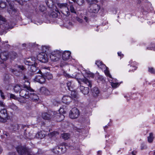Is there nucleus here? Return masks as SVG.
<instances>
[{
	"label": "nucleus",
	"mask_w": 155,
	"mask_h": 155,
	"mask_svg": "<svg viewBox=\"0 0 155 155\" xmlns=\"http://www.w3.org/2000/svg\"><path fill=\"white\" fill-rule=\"evenodd\" d=\"M26 84H24L23 85L19 84H17L15 85L14 87V90L16 93L19 92L20 94V92L22 90H28L30 92H32L33 89L30 87V83L28 81L26 82Z\"/></svg>",
	"instance_id": "3"
},
{
	"label": "nucleus",
	"mask_w": 155,
	"mask_h": 155,
	"mask_svg": "<svg viewBox=\"0 0 155 155\" xmlns=\"http://www.w3.org/2000/svg\"><path fill=\"white\" fill-rule=\"evenodd\" d=\"M83 82L85 84H87L89 87H91V84L90 81L87 79H84L83 80Z\"/></svg>",
	"instance_id": "30"
},
{
	"label": "nucleus",
	"mask_w": 155,
	"mask_h": 155,
	"mask_svg": "<svg viewBox=\"0 0 155 155\" xmlns=\"http://www.w3.org/2000/svg\"><path fill=\"white\" fill-rule=\"evenodd\" d=\"M18 153L21 155H32L30 149L21 145L18 146L16 148Z\"/></svg>",
	"instance_id": "5"
},
{
	"label": "nucleus",
	"mask_w": 155,
	"mask_h": 155,
	"mask_svg": "<svg viewBox=\"0 0 155 155\" xmlns=\"http://www.w3.org/2000/svg\"><path fill=\"white\" fill-rule=\"evenodd\" d=\"M49 48V47L48 46H44L42 48L43 51L45 52H47V51L48 50Z\"/></svg>",
	"instance_id": "40"
},
{
	"label": "nucleus",
	"mask_w": 155,
	"mask_h": 155,
	"mask_svg": "<svg viewBox=\"0 0 155 155\" xmlns=\"http://www.w3.org/2000/svg\"><path fill=\"white\" fill-rule=\"evenodd\" d=\"M71 95L72 96V97L73 98H76L77 97V94L75 92H73L72 91H71Z\"/></svg>",
	"instance_id": "44"
},
{
	"label": "nucleus",
	"mask_w": 155,
	"mask_h": 155,
	"mask_svg": "<svg viewBox=\"0 0 155 155\" xmlns=\"http://www.w3.org/2000/svg\"><path fill=\"white\" fill-rule=\"evenodd\" d=\"M62 62H63L61 61L60 64V66L61 67L66 64V63L65 62L64 63V64H63Z\"/></svg>",
	"instance_id": "55"
},
{
	"label": "nucleus",
	"mask_w": 155,
	"mask_h": 155,
	"mask_svg": "<svg viewBox=\"0 0 155 155\" xmlns=\"http://www.w3.org/2000/svg\"><path fill=\"white\" fill-rule=\"evenodd\" d=\"M6 5V3L3 2L2 1H0V7L2 8H4Z\"/></svg>",
	"instance_id": "33"
},
{
	"label": "nucleus",
	"mask_w": 155,
	"mask_h": 155,
	"mask_svg": "<svg viewBox=\"0 0 155 155\" xmlns=\"http://www.w3.org/2000/svg\"><path fill=\"white\" fill-rule=\"evenodd\" d=\"M15 127H16V128H15V130H18L19 129H21V130L23 131H25L26 129H25L24 128L26 127L25 126H24L22 125H18V124H15Z\"/></svg>",
	"instance_id": "24"
},
{
	"label": "nucleus",
	"mask_w": 155,
	"mask_h": 155,
	"mask_svg": "<svg viewBox=\"0 0 155 155\" xmlns=\"http://www.w3.org/2000/svg\"><path fill=\"white\" fill-rule=\"evenodd\" d=\"M36 58L34 57L25 59L24 61L26 65L31 66L30 71L33 74L39 73L41 72L37 67L38 64L36 63Z\"/></svg>",
	"instance_id": "2"
},
{
	"label": "nucleus",
	"mask_w": 155,
	"mask_h": 155,
	"mask_svg": "<svg viewBox=\"0 0 155 155\" xmlns=\"http://www.w3.org/2000/svg\"><path fill=\"white\" fill-rule=\"evenodd\" d=\"M42 118L40 117H37V121L38 123H41V124L42 123L43 121Z\"/></svg>",
	"instance_id": "43"
},
{
	"label": "nucleus",
	"mask_w": 155,
	"mask_h": 155,
	"mask_svg": "<svg viewBox=\"0 0 155 155\" xmlns=\"http://www.w3.org/2000/svg\"><path fill=\"white\" fill-rule=\"evenodd\" d=\"M71 98L69 96H64L62 99V102L68 105L71 101Z\"/></svg>",
	"instance_id": "17"
},
{
	"label": "nucleus",
	"mask_w": 155,
	"mask_h": 155,
	"mask_svg": "<svg viewBox=\"0 0 155 155\" xmlns=\"http://www.w3.org/2000/svg\"><path fill=\"white\" fill-rule=\"evenodd\" d=\"M51 112H52L51 111H49L48 113L44 112L42 114V117L43 119L48 120L52 119L53 118V116L51 115Z\"/></svg>",
	"instance_id": "13"
},
{
	"label": "nucleus",
	"mask_w": 155,
	"mask_h": 155,
	"mask_svg": "<svg viewBox=\"0 0 155 155\" xmlns=\"http://www.w3.org/2000/svg\"><path fill=\"white\" fill-rule=\"evenodd\" d=\"M64 112V109L60 108L58 111L51 112V114L53 116L52 119H54L57 121L60 122L64 118V115L61 114Z\"/></svg>",
	"instance_id": "4"
},
{
	"label": "nucleus",
	"mask_w": 155,
	"mask_h": 155,
	"mask_svg": "<svg viewBox=\"0 0 155 155\" xmlns=\"http://www.w3.org/2000/svg\"><path fill=\"white\" fill-rule=\"evenodd\" d=\"M112 81H109L111 83V85L113 87H116L118 86L119 85V84L118 83H114V81H116V80L113 78Z\"/></svg>",
	"instance_id": "26"
},
{
	"label": "nucleus",
	"mask_w": 155,
	"mask_h": 155,
	"mask_svg": "<svg viewBox=\"0 0 155 155\" xmlns=\"http://www.w3.org/2000/svg\"><path fill=\"white\" fill-rule=\"evenodd\" d=\"M17 57V54L14 51L9 53L8 54V58L12 60L15 59Z\"/></svg>",
	"instance_id": "22"
},
{
	"label": "nucleus",
	"mask_w": 155,
	"mask_h": 155,
	"mask_svg": "<svg viewBox=\"0 0 155 155\" xmlns=\"http://www.w3.org/2000/svg\"><path fill=\"white\" fill-rule=\"evenodd\" d=\"M89 11L90 12L93 13H97L100 9V6L97 4H92L90 7Z\"/></svg>",
	"instance_id": "12"
},
{
	"label": "nucleus",
	"mask_w": 155,
	"mask_h": 155,
	"mask_svg": "<svg viewBox=\"0 0 155 155\" xmlns=\"http://www.w3.org/2000/svg\"><path fill=\"white\" fill-rule=\"evenodd\" d=\"M40 92L41 94L46 95H49L51 94V92L47 88L44 87L40 88Z\"/></svg>",
	"instance_id": "16"
},
{
	"label": "nucleus",
	"mask_w": 155,
	"mask_h": 155,
	"mask_svg": "<svg viewBox=\"0 0 155 155\" xmlns=\"http://www.w3.org/2000/svg\"><path fill=\"white\" fill-rule=\"evenodd\" d=\"M8 155H15V152H11L8 153Z\"/></svg>",
	"instance_id": "54"
},
{
	"label": "nucleus",
	"mask_w": 155,
	"mask_h": 155,
	"mask_svg": "<svg viewBox=\"0 0 155 155\" xmlns=\"http://www.w3.org/2000/svg\"><path fill=\"white\" fill-rule=\"evenodd\" d=\"M80 114V112L78 110L76 107H74L70 111L69 117L72 119H75L78 117Z\"/></svg>",
	"instance_id": "9"
},
{
	"label": "nucleus",
	"mask_w": 155,
	"mask_h": 155,
	"mask_svg": "<svg viewBox=\"0 0 155 155\" xmlns=\"http://www.w3.org/2000/svg\"><path fill=\"white\" fill-rule=\"evenodd\" d=\"M95 64L97 65L98 67L100 68L101 69H105V68H106V66L105 65L102 64V63L100 61H96Z\"/></svg>",
	"instance_id": "23"
},
{
	"label": "nucleus",
	"mask_w": 155,
	"mask_h": 155,
	"mask_svg": "<svg viewBox=\"0 0 155 155\" xmlns=\"http://www.w3.org/2000/svg\"><path fill=\"white\" fill-rule=\"evenodd\" d=\"M132 154L133 155H136V152H134V151H133L132 152Z\"/></svg>",
	"instance_id": "61"
},
{
	"label": "nucleus",
	"mask_w": 155,
	"mask_h": 155,
	"mask_svg": "<svg viewBox=\"0 0 155 155\" xmlns=\"http://www.w3.org/2000/svg\"><path fill=\"white\" fill-rule=\"evenodd\" d=\"M117 54L118 55L120 56L121 57H123V54H121V52H118Z\"/></svg>",
	"instance_id": "52"
},
{
	"label": "nucleus",
	"mask_w": 155,
	"mask_h": 155,
	"mask_svg": "<svg viewBox=\"0 0 155 155\" xmlns=\"http://www.w3.org/2000/svg\"><path fill=\"white\" fill-rule=\"evenodd\" d=\"M15 128H16V127H15V125H14V127L13 128V130L15 131H16L17 130H15Z\"/></svg>",
	"instance_id": "62"
},
{
	"label": "nucleus",
	"mask_w": 155,
	"mask_h": 155,
	"mask_svg": "<svg viewBox=\"0 0 155 155\" xmlns=\"http://www.w3.org/2000/svg\"><path fill=\"white\" fill-rule=\"evenodd\" d=\"M153 155H155V152H154Z\"/></svg>",
	"instance_id": "64"
},
{
	"label": "nucleus",
	"mask_w": 155,
	"mask_h": 155,
	"mask_svg": "<svg viewBox=\"0 0 155 155\" xmlns=\"http://www.w3.org/2000/svg\"><path fill=\"white\" fill-rule=\"evenodd\" d=\"M2 149L0 148V153L2 152Z\"/></svg>",
	"instance_id": "63"
},
{
	"label": "nucleus",
	"mask_w": 155,
	"mask_h": 155,
	"mask_svg": "<svg viewBox=\"0 0 155 155\" xmlns=\"http://www.w3.org/2000/svg\"><path fill=\"white\" fill-rule=\"evenodd\" d=\"M77 20L78 22H79L80 23H81L83 22V20L79 18H77Z\"/></svg>",
	"instance_id": "49"
},
{
	"label": "nucleus",
	"mask_w": 155,
	"mask_h": 155,
	"mask_svg": "<svg viewBox=\"0 0 155 155\" xmlns=\"http://www.w3.org/2000/svg\"><path fill=\"white\" fill-rule=\"evenodd\" d=\"M39 9L41 12H43L46 10V8L43 5H41L39 7Z\"/></svg>",
	"instance_id": "34"
},
{
	"label": "nucleus",
	"mask_w": 155,
	"mask_h": 155,
	"mask_svg": "<svg viewBox=\"0 0 155 155\" xmlns=\"http://www.w3.org/2000/svg\"><path fill=\"white\" fill-rule=\"evenodd\" d=\"M0 20H4V18H3V17H2L0 15Z\"/></svg>",
	"instance_id": "57"
},
{
	"label": "nucleus",
	"mask_w": 155,
	"mask_h": 155,
	"mask_svg": "<svg viewBox=\"0 0 155 155\" xmlns=\"http://www.w3.org/2000/svg\"><path fill=\"white\" fill-rule=\"evenodd\" d=\"M0 106L1 107H4V104L2 101H0Z\"/></svg>",
	"instance_id": "53"
},
{
	"label": "nucleus",
	"mask_w": 155,
	"mask_h": 155,
	"mask_svg": "<svg viewBox=\"0 0 155 155\" xmlns=\"http://www.w3.org/2000/svg\"><path fill=\"white\" fill-rule=\"evenodd\" d=\"M12 71L15 74H16V72L17 71H15V70H14V69H13L12 70Z\"/></svg>",
	"instance_id": "60"
},
{
	"label": "nucleus",
	"mask_w": 155,
	"mask_h": 155,
	"mask_svg": "<svg viewBox=\"0 0 155 155\" xmlns=\"http://www.w3.org/2000/svg\"><path fill=\"white\" fill-rule=\"evenodd\" d=\"M70 11L71 13L74 14L76 13V9L72 5H71L70 6Z\"/></svg>",
	"instance_id": "32"
},
{
	"label": "nucleus",
	"mask_w": 155,
	"mask_h": 155,
	"mask_svg": "<svg viewBox=\"0 0 155 155\" xmlns=\"http://www.w3.org/2000/svg\"><path fill=\"white\" fill-rule=\"evenodd\" d=\"M67 84L68 90L71 91H72L73 88V86L72 85V82L68 81L67 83Z\"/></svg>",
	"instance_id": "28"
},
{
	"label": "nucleus",
	"mask_w": 155,
	"mask_h": 155,
	"mask_svg": "<svg viewBox=\"0 0 155 155\" xmlns=\"http://www.w3.org/2000/svg\"><path fill=\"white\" fill-rule=\"evenodd\" d=\"M17 11V9H15L12 5H9V7L8 8V12L10 14L12 15H15Z\"/></svg>",
	"instance_id": "20"
},
{
	"label": "nucleus",
	"mask_w": 155,
	"mask_h": 155,
	"mask_svg": "<svg viewBox=\"0 0 155 155\" xmlns=\"http://www.w3.org/2000/svg\"><path fill=\"white\" fill-rule=\"evenodd\" d=\"M23 79L25 81V82H24V84H26V82H27V81H28L29 83V82L28 81V78L25 76H24V77H23Z\"/></svg>",
	"instance_id": "46"
},
{
	"label": "nucleus",
	"mask_w": 155,
	"mask_h": 155,
	"mask_svg": "<svg viewBox=\"0 0 155 155\" xmlns=\"http://www.w3.org/2000/svg\"><path fill=\"white\" fill-rule=\"evenodd\" d=\"M57 134V133L55 131H54V132H53L50 133V134L52 136H53L54 135H55Z\"/></svg>",
	"instance_id": "51"
},
{
	"label": "nucleus",
	"mask_w": 155,
	"mask_h": 155,
	"mask_svg": "<svg viewBox=\"0 0 155 155\" xmlns=\"http://www.w3.org/2000/svg\"><path fill=\"white\" fill-rule=\"evenodd\" d=\"M39 81V83H40L43 84L45 82V79L43 76H42L41 78Z\"/></svg>",
	"instance_id": "42"
},
{
	"label": "nucleus",
	"mask_w": 155,
	"mask_h": 155,
	"mask_svg": "<svg viewBox=\"0 0 155 155\" xmlns=\"http://www.w3.org/2000/svg\"><path fill=\"white\" fill-rule=\"evenodd\" d=\"M38 137L41 139L45 137V135L44 134H43L42 132H38Z\"/></svg>",
	"instance_id": "41"
},
{
	"label": "nucleus",
	"mask_w": 155,
	"mask_h": 155,
	"mask_svg": "<svg viewBox=\"0 0 155 155\" xmlns=\"http://www.w3.org/2000/svg\"><path fill=\"white\" fill-rule=\"evenodd\" d=\"M58 7L61 9H63L62 12L63 14L66 16H68L70 15V12L67 7L68 4L66 3H58L57 4Z\"/></svg>",
	"instance_id": "7"
},
{
	"label": "nucleus",
	"mask_w": 155,
	"mask_h": 155,
	"mask_svg": "<svg viewBox=\"0 0 155 155\" xmlns=\"http://www.w3.org/2000/svg\"><path fill=\"white\" fill-rule=\"evenodd\" d=\"M105 70L104 71V73L107 77H109L108 78L109 81H112L113 78L112 77L111 75L110 74L109 71L108 70V68L106 67L105 68Z\"/></svg>",
	"instance_id": "21"
},
{
	"label": "nucleus",
	"mask_w": 155,
	"mask_h": 155,
	"mask_svg": "<svg viewBox=\"0 0 155 155\" xmlns=\"http://www.w3.org/2000/svg\"><path fill=\"white\" fill-rule=\"evenodd\" d=\"M83 18L85 20L86 22H88L89 21L88 18L86 16H84Z\"/></svg>",
	"instance_id": "50"
},
{
	"label": "nucleus",
	"mask_w": 155,
	"mask_h": 155,
	"mask_svg": "<svg viewBox=\"0 0 155 155\" xmlns=\"http://www.w3.org/2000/svg\"><path fill=\"white\" fill-rule=\"evenodd\" d=\"M76 2L79 5H83L84 3V0H76Z\"/></svg>",
	"instance_id": "35"
},
{
	"label": "nucleus",
	"mask_w": 155,
	"mask_h": 155,
	"mask_svg": "<svg viewBox=\"0 0 155 155\" xmlns=\"http://www.w3.org/2000/svg\"><path fill=\"white\" fill-rule=\"evenodd\" d=\"M147 50H155V44H152L151 45V46L149 47H148L147 48Z\"/></svg>",
	"instance_id": "37"
},
{
	"label": "nucleus",
	"mask_w": 155,
	"mask_h": 155,
	"mask_svg": "<svg viewBox=\"0 0 155 155\" xmlns=\"http://www.w3.org/2000/svg\"><path fill=\"white\" fill-rule=\"evenodd\" d=\"M0 94L1 97L2 99H4L5 98V97L4 95V93L2 92V91L1 90H0Z\"/></svg>",
	"instance_id": "45"
},
{
	"label": "nucleus",
	"mask_w": 155,
	"mask_h": 155,
	"mask_svg": "<svg viewBox=\"0 0 155 155\" xmlns=\"http://www.w3.org/2000/svg\"><path fill=\"white\" fill-rule=\"evenodd\" d=\"M66 151V147L65 145H58L52 149V152L56 154H58L61 151L62 153H64Z\"/></svg>",
	"instance_id": "8"
},
{
	"label": "nucleus",
	"mask_w": 155,
	"mask_h": 155,
	"mask_svg": "<svg viewBox=\"0 0 155 155\" xmlns=\"http://www.w3.org/2000/svg\"><path fill=\"white\" fill-rule=\"evenodd\" d=\"M10 107L13 110H16L18 109L17 107L13 104H12L10 105Z\"/></svg>",
	"instance_id": "36"
},
{
	"label": "nucleus",
	"mask_w": 155,
	"mask_h": 155,
	"mask_svg": "<svg viewBox=\"0 0 155 155\" xmlns=\"http://www.w3.org/2000/svg\"><path fill=\"white\" fill-rule=\"evenodd\" d=\"M62 52L59 51H54L51 52L50 58L51 61L56 62L58 61L60 58Z\"/></svg>",
	"instance_id": "6"
},
{
	"label": "nucleus",
	"mask_w": 155,
	"mask_h": 155,
	"mask_svg": "<svg viewBox=\"0 0 155 155\" xmlns=\"http://www.w3.org/2000/svg\"><path fill=\"white\" fill-rule=\"evenodd\" d=\"M4 19V20H1V21H2V22H3V23L1 22V23H2V24L1 25V31L3 32V33H6V30L8 29L9 26L7 24V22L5 21V19Z\"/></svg>",
	"instance_id": "14"
},
{
	"label": "nucleus",
	"mask_w": 155,
	"mask_h": 155,
	"mask_svg": "<svg viewBox=\"0 0 155 155\" xmlns=\"http://www.w3.org/2000/svg\"><path fill=\"white\" fill-rule=\"evenodd\" d=\"M87 2L89 4L91 5L94 2H96L97 0H86Z\"/></svg>",
	"instance_id": "39"
},
{
	"label": "nucleus",
	"mask_w": 155,
	"mask_h": 155,
	"mask_svg": "<svg viewBox=\"0 0 155 155\" xmlns=\"http://www.w3.org/2000/svg\"><path fill=\"white\" fill-rule=\"evenodd\" d=\"M17 67L21 70H24L25 69L24 67L23 66L18 65L17 66Z\"/></svg>",
	"instance_id": "47"
},
{
	"label": "nucleus",
	"mask_w": 155,
	"mask_h": 155,
	"mask_svg": "<svg viewBox=\"0 0 155 155\" xmlns=\"http://www.w3.org/2000/svg\"><path fill=\"white\" fill-rule=\"evenodd\" d=\"M10 97L11 98L15 99L16 98V97L13 94H10Z\"/></svg>",
	"instance_id": "48"
},
{
	"label": "nucleus",
	"mask_w": 155,
	"mask_h": 155,
	"mask_svg": "<svg viewBox=\"0 0 155 155\" xmlns=\"http://www.w3.org/2000/svg\"><path fill=\"white\" fill-rule=\"evenodd\" d=\"M71 53L68 51H65L62 54V58L64 60H68L70 57Z\"/></svg>",
	"instance_id": "15"
},
{
	"label": "nucleus",
	"mask_w": 155,
	"mask_h": 155,
	"mask_svg": "<svg viewBox=\"0 0 155 155\" xmlns=\"http://www.w3.org/2000/svg\"><path fill=\"white\" fill-rule=\"evenodd\" d=\"M32 92H30L29 91L26 90H22L20 92V96L22 98L19 99L18 101L20 103H26V100L25 99L30 98L33 101H36L39 99V98L37 95L34 93V90L33 89Z\"/></svg>",
	"instance_id": "1"
},
{
	"label": "nucleus",
	"mask_w": 155,
	"mask_h": 155,
	"mask_svg": "<svg viewBox=\"0 0 155 155\" xmlns=\"http://www.w3.org/2000/svg\"><path fill=\"white\" fill-rule=\"evenodd\" d=\"M37 57L38 59L42 62L46 63L48 61V58L47 54L45 52L39 54Z\"/></svg>",
	"instance_id": "10"
},
{
	"label": "nucleus",
	"mask_w": 155,
	"mask_h": 155,
	"mask_svg": "<svg viewBox=\"0 0 155 155\" xmlns=\"http://www.w3.org/2000/svg\"><path fill=\"white\" fill-rule=\"evenodd\" d=\"M54 11H53L51 13V15L53 18H56L60 14L59 11L57 9H55Z\"/></svg>",
	"instance_id": "27"
},
{
	"label": "nucleus",
	"mask_w": 155,
	"mask_h": 155,
	"mask_svg": "<svg viewBox=\"0 0 155 155\" xmlns=\"http://www.w3.org/2000/svg\"><path fill=\"white\" fill-rule=\"evenodd\" d=\"M7 111L5 109H3L0 111V118L2 122H5L7 118Z\"/></svg>",
	"instance_id": "11"
},
{
	"label": "nucleus",
	"mask_w": 155,
	"mask_h": 155,
	"mask_svg": "<svg viewBox=\"0 0 155 155\" xmlns=\"http://www.w3.org/2000/svg\"><path fill=\"white\" fill-rule=\"evenodd\" d=\"M48 75L49 76V79H51L52 78V76L51 74H49Z\"/></svg>",
	"instance_id": "58"
},
{
	"label": "nucleus",
	"mask_w": 155,
	"mask_h": 155,
	"mask_svg": "<svg viewBox=\"0 0 155 155\" xmlns=\"http://www.w3.org/2000/svg\"><path fill=\"white\" fill-rule=\"evenodd\" d=\"M89 74V75L90 77H94V74L91 73H88Z\"/></svg>",
	"instance_id": "56"
},
{
	"label": "nucleus",
	"mask_w": 155,
	"mask_h": 155,
	"mask_svg": "<svg viewBox=\"0 0 155 155\" xmlns=\"http://www.w3.org/2000/svg\"><path fill=\"white\" fill-rule=\"evenodd\" d=\"M92 95L94 97L98 96L100 93V91L98 88L97 87H94L91 90Z\"/></svg>",
	"instance_id": "19"
},
{
	"label": "nucleus",
	"mask_w": 155,
	"mask_h": 155,
	"mask_svg": "<svg viewBox=\"0 0 155 155\" xmlns=\"http://www.w3.org/2000/svg\"><path fill=\"white\" fill-rule=\"evenodd\" d=\"M154 137L153 136V134L152 133H150L149 134V136L147 137L148 142L150 143L153 142Z\"/></svg>",
	"instance_id": "25"
},
{
	"label": "nucleus",
	"mask_w": 155,
	"mask_h": 155,
	"mask_svg": "<svg viewBox=\"0 0 155 155\" xmlns=\"http://www.w3.org/2000/svg\"><path fill=\"white\" fill-rule=\"evenodd\" d=\"M84 94H87L89 92V90L88 87H85L84 86L80 85L78 88Z\"/></svg>",
	"instance_id": "18"
},
{
	"label": "nucleus",
	"mask_w": 155,
	"mask_h": 155,
	"mask_svg": "<svg viewBox=\"0 0 155 155\" xmlns=\"http://www.w3.org/2000/svg\"><path fill=\"white\" fill-rule=\"evenodd\" d=\"M42 76V74H41V75H37L34 78L35 81L37 82H39V81L40 80Z\"/></svg>",
	"instance_id": "31"
},
{
	"label": "nucleus",
	"mask_w": 155,
	"mask_h": 155,
	"mask_svg": "<svg viewBox=\"0 0 155 155\" xmlns=\"http://www.w3.org/2000/svg\"><path fill=\"white\" fill-rule=\"evenodd\" d=\"M62 138L65 140L68 139L70 137V135L68 133H64L61 134Z\"/></svg>",
	"instance_id": "29"
},
{
	"label": "nucleus",
	"mask_w": 155,
	"mask_h": 155,
	"mask_svg": "<svg viewBox=\"0 0 155 155\" xmlns=\"http://www.w3.org/2000/svg\"><path fill=\"white\" fill-rule=\"evenodd\" d=\"M148 71L152 74H155V69L153 68H149Z\"/></svg>",
	"instance_id": "38"
},
{
	"label": "nucleus",
	"mask_w": 155,
	"mask_h": 155,
	"mask_svg": "<svg viewBox=\"0 0 155 155\" xmlns=\"http://www.w3.org/2000/svg\"><path fill=\"white\" fill-rule=\"evenodd\" d=\"M101 151H99L97 152V155H101Z\"/></svg>",
	"instance_id": "59"
}]
</instances>
